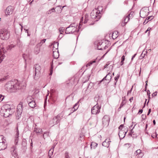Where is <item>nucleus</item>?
I'll return each instance as SVG.
<instances>
[{
    "instance_id": "51",
    "label": "nucleus",
    "mask_w": 158,
    "mask_h": 158,
    "mask_svg": "<svg viewBox=\"0 0 158 158\" xmlns=\"http://www.w3.org/2000/svg\"><path fill=\"white\" fill-rule=\"evenodd\" d=\"M153 123L154 125H155L156 124V121H155V120H154L153 121Z\"/></svg>"
},
{
    "instance_id": "19",
    "label": "nucleus",
    "mask_w": 158,
    "mask_h": 158,
    "mask_svg": "<svg viewBox=\"0 0 158 158\" xmlns=\"http://www.w3.org/2000/svg\"><path fill=\"white\" fill-rule=\"evenodd\" d=\"M52 51H57L58 50V43L57 42L53 43L52 45Z\"/></svg>"
},
{
    "instance_id": "36",
    "label": "nucleus",
    "mask_w": 158,
    "mask_h": 158,
    "mask_svg": "<svg viewBox=\"0 0 158 158\" xmlns=\"http://www.w3.org/2000/svg\"><path fill=\"white\" fill-rule=\"evenodd\" d=\"M77 106V104H76L74 105V106H73V108L74 109V110H76L77 109V108H78V106Z\"/></svg>"
},
{
    "instance_id": "1",
    "label": "nucleus",
    "mask_w": 158,
    "mask_h": 158,
    "mask_svg": "<svg viewBox=\"0 0 158 158\" xmlns=\"http://www.w3.org/2000/svg\"><path fill=\"white\" fill-rule=\"evenodd\" d=\"M6 90L10 92H15L21 89L19 83L17 81L8 82L5 86Z\"/></svg>"
},
{
    "instance_id": "20",
    "label": "nucleus",
    "mask_w": 158,
    "mask_h": 158,
    "mask_svg": "<svg viewBox=\"0 0 158 158\" xmlns=\"http://www.w3.org/2000/svg\"><path fill=\"white\" fill-rule=\"evenodd\" d=\"M76 30V28L75 27L70 26L67 28V30L69 31V33H73L75 32Z\"/></svg>"
},
{
    "instance_id": "17",
    "label": "nucleus",
    "mask_w": 158,
    "mask_h": 158,
    "mask_svg": "<svg viewBox=\"0 0 158 158\" xmlns=\"http://www.w3.org/2000/svg\"><path fill=\"white\" fill-rule=\"evenodd\" d=\"M148 12L144 9H142L140 11V15L142 18H145L147 15Z\"/></svg>"
},
{
    "instance_id": "61",
    "label": "nucleus",
    "mask_w": 158,
    "mask_h": 158,
    "mask_svg": "<svg viewBox=\"0 0 158 158\" xmlns=\"http://www.w3.org/2000/svg\"><path fill=\"white\" fill-rule=\"evenodd\" d=\"M114 73H113V75H114Z\"/></svg>"
},
{
    "instance_id": "2",
    "label": "nucleus",
    "mask_w": 158,
    "mask_h": 158,
    "mask_svg": "<svg viewBox=\"0 0 158 158\" xmlns=\"http://www.w3.org/2000/svg\"><path fill=\"white\" fill-rule=\"evenodd\" d=\"M15 109L9 105L6 104L2 107L0 113L3 116L7 118L13 114L15 112Z\"/></svg>"
},
{
    "instance_id": "41",
    "label": "nucleus",
    "mask_w": 158,
    "mask_h": 158,
    "mask_svg": "<svg viewBox=\"0 0 158 158\" xmlns=\"http://www.w3.org/2000/svg\"><path fill=\"white\" fill-rule=\"evenodd\" d=\"M156 92L152 94V96L153 97H155V96H156Z\"/></svg>"
},
{
    "instance_id": "4",
    "label": "nucleus",
    "mask_w": 158,
    "mask_h": 158,
    "mask_svg": "<svg viewBox=\"0 0 158 158\" xmlns=\"http://www.w3.org/2000/svg\"><path fill=\"white\" fill-rule=\"evenodd\" d=\"M123 125H121L119 127V136L120 139H123L124 138L127 131V130L123 128Z\"/></svg>"
},
{
    "instance_id": "33",
    "label": "nucleus",
    "mask_w": 158,
    "mask_h": 158,
    "mask_svg": "<svg viewBox=\"0 0 158 158\" xmlns=\"http://www.w3.org/2000/svg\"><path fill=\"white\" fill-rule=\"evenodd\" d=\"M64 30L62 28H60L59 29V31L60 34H62L63 32H64Z\"/></svg>"
},
{
    "instance_id": "27",
    "label": "nucleus",
    "mask_w": 158,
    "mask_h": 158,
    "mask_svg": "<svg viewBox=\"0 0 158 158\" xmlns=\"http://www.w3.org/2000/svg\"><path fill=\"white\" fill-rule=\"evenodd\" d=\"M108 77H109V79H108V81H109L111 79V76L110 75H109V74H107L106 75V76L105 77H104L102 80H101V81H100L97 82L98 85H99L101 83V82L103 81V80H106L107 79H106V78Z\"/></svg>"
},
{
    "instance_id": "62",
    "label": "nucleus",
    "mask_w": 158,
    "mask_h": 158,
    "mask_svg": "<svg viewBox=\"0 0 158 158\" xmlns=\"http://www.w3.org/2000/svg\"><path fill=\"white\" fill-rule=\"evenodd\" d=\"M147 125H146V127H147Z\"/></svg>"
},
{
    "instance_id": "8",
    "label": "nucleus",
    "mask_w": 158,
    "mask_h": 158,
    "mask_svg": "<svg viewBox=\"0 0 158 158\" xmlns=\"http://www.w3.org/2000/svg\"><path fill=\"white\" fill-rule=\"evenodd\" d=\"M28 104L30 106L31 108H34L36 104L34 98L32 97L29 96L27 98Z\"/></svg>"
},
{
    "instance_id": "64",
    "label": "nucleus",
    "mask_w": 158,
    "mask_h": 158,
    "mask_svg": "<svg viewBox=\"0 0 158 158\" xmlns=\"http://www.w3.org/2000/svg\"><path fill=\"white\" fill-rule=\"evenodd\" d=\"M146 101H147V99H146V101H145V102H146Z\"/></svg>"
},
{
    "instance_id": "15",
    "label": "nucleus",
    "mask_w": 158,
    "mask_h": 158,
    "mask_svg": "<svg viewBox=\"0 0 158 158\" xmlns=\"http://www.w3.org/2000/svg\"><path fill=\"white\" fill-rule=\"evenodd\" d=\"M13 10V7L11 6L8 7L6 10V14L9 15L12 13Z\"/></svg>"
},
{
    "instance_id": "30",
    "label": "nucleus",
    "mask_w": 158,
    "mask_h": 158,
    "mask_svg": "<svg viewBox=\"0 0 158 158\" xmlns=\"http://www.w3.org/2000/svg\"><path fill=\"white\" fill-rule=\"evenodd\" d=\"M125 97H123V101L120 105V107H122L124 105L126 104V102L125 101Z\"/></svg>"
},
{
    "instance_id": "43",
    "label": "nucleus",
    "mask_w": 158,
    "mask_h": 158,
    "mask_svg": "<svg viewBox=\"0 0 158 158\" xmlns=\"http://www.w3.org/2000/svg\"><path fill=\"white\" fill-rule=\"evenodd\" d=\"M57 8L58 10H59L60 12L62 10V9H61L59 7H58Z\"/></svg>"
},
{
    "instance_id": "14",
    "label": "nucleus",
    "mask_w": 158,
    "mask_h": 158,
    "mask_svg": "<svg viewBox=\"0 0 158 158\" xmlns=\"http://www.w3.org/2000/svg\"><path fill=\"white\" fill-rule=\"evenodd\" d=\"M19 107L22 108V105L21 104H19L17 106V110L16 113V117L17 119H19V118L21 117V114L22 113V110L21 109L20 110H19V109H20L19 108H18Z\"/></svg>"
},
{
    "instance_id": "45",
    "label": "nucleus",
    "mask_w": 158,
    "mask_h": 158,
    "mask_svg": "<svg viewBox=\"0 0 158 158\" xmlns=\"http://www.w3.org/2000/svg\"><path fill=\"white\" fill-rule=\"evenodd\" d=\"M46 40V39H44L43 40H42L41 43H43L45 42Z\"/></svg>"
},
{
    "instance_id": "46",
    "label": "nucleus",
    "mask_w": 158,
    "mask_h": 158,
    "mask_svg": "<svg viewBox=\"0 0 158 158\" xmlns=\"http://www.w3.org/2000/svg\"><path fill=\"white\" fill-rule=\"evenodd\" d=\"M156 136H157V135L156 133H155V135H152V137L154 138V137H156Z\"/></svg>"
},
{
    "instance_id": "28",
    "label": "nucleus",
    "mask_w": 158,
    "mask_h": 158,
    "mask_svg": "<svg viewBox=\"0 0 158 158\" xmlns=\"http://www.w3.org/2000/svg\"><path fill=\"white\" fill-rule=\"evenodd\" d=\"M96 9H97V12L98 13H99L100 14L101 12L102 11L103 9L102 6H98Z\"/></svg>"
},
{
    "instance_id": "26",
    "label": "nucleus",
    "mask_w": 158,
    "mask_h": 158,
    "mask_svg": "<svg viewBox=\"0 0 158 158\" xmlns=\"http://www.w3.org/2000/svg\"><path fill=\"white\" fill-rule=\"evenodd\" d=\"M34 131L36 133L37 135H39L41 134L42 132V129L37 128H35Z\"/></svg>"
},
{
    "instance_id": "52",
    "label": "nucleus",
    "mask_w": 158,
    "mask_h": 158,
    "mask_svg": "<svg viewBox=\"0 0 158 158\" xmlns=\"http://www.w3.org/2000/svg\"><path fill=\"white\" fill-rule=\"evenodd\" d=\"M113 67V66H112V65H110L109 66V68H110L111 69H112Z\"/></svg>"
},
{
    "instance_id": "9",
    "label": "nucleus",
    "mask_w": 158,
    "mask_h": 158,
    "mask_svg": "<svg viewBox=\"0 0 158 158\" xmlns=\"http://www.w3.org/2000/svg\"><path fill=\"white\" fill-rule=\"evenodd\" d=\"M101 106L97 104L95 105L91 109V113L93 114H96L100 112Z\"/></svg>"
},
{
    "instance_id": "39",
    "label": "nucleus",
    "mask_w": 158,
    "mask_h": 158,
    "mask_svg": "<svg viewBox=\"0 0 158 158\" xmlns=\"http://www.w3.org/2000/svg\"><path fill=\"white\" fill-rule=\"evenodd\" d=\"M119 78V76H117L115 77V80L117 81Z\"/></svg>"
},
{
    "instance_id": "22",
    "label": "nucleus",
    "mask_w": 158,
    "mask_h": 158,
    "mask_svg": "<svg viewBox=\"0 0 158 158\" xmlns=\"http://www.w3.org/2000/svg\"><path fill=\"white\" fill-rule=\"evenodd\" d=\"M109 139H106L102 143V145L103 146L108 147L109 144V142H110L109 141Z\"/></svg>"
},
{
    "instance_id": "47",
    "label": "nucleus",
    "mask_w": 158,
    "mask_h": 158,
    "mask_svg": "<svg viewBox=\"0 0 158 158\" xmlns=\"http://www.w3.org/2000/svg\"><path fill=\"white\" fill-rule=\"evenodd\" d=\"M51 10L52 11V12H54L56 11L55 9L54 8H53L52 9H51Z\"/></svg>"
},
{
    "instance_id": "12",
    "label": "nucleus",
    "mask_w": 158,
    "mask_h": 158,
    "mask_svg": "<svg viewBox=\"0 0 158 158\" xmlns=\"http://www.w3.org/2000/svg\"><path fill=\"white\" fill-rule=\"evenodd\" d=\"M107 48L105 42H99L98 45V48L99 50H103Z\"/></svg>"
},
{
    "instance_id": "7",
    "label": "nucleus",
    "mask_w": 158,
    "mask_h": 158,
    "mask_svg": "<svg viewBox=\"0 0 158 158\" xmlns=\"http://www.w3.org/2000/svg\"><path fill=\"white\" fill-rule=\"evenodd\" d=\"M110 117L107 115H105L102 118V124L104 127H107L109 124L110 121Z\"/></svg>"
},
{
    "instance_id": "53",
    "label": "nucleus",
    "mask_w": 158,
    "mask_h": 158,
    "mask_svg": "<svg viewBox=\"0 0 158 158\" xmlns=\"http://www.w3.org/2000/svg\"><path fill=\"white\" fill-rule=\"evenodd\" d=\"M51 12H50V11L49 10L48 11V14H50Z\"/></svg>"
},
{
    "instance_id": "3",
    "label": "nucleus",
    "mask_w": 158,
    "mask_h": 158,
    "mask_svg": "<svg viewBox=\"0 0 158 158\" xmlns=\"http://www.w3.org/2000/svg\"><path fill=\"white\" fill-rule=\"evenodd\" d=\"M7 146L6 140L2 135H0V151L5 149Z\"/></svg>"
},
{
    "instance_id": "56",
    "label": "nucleus",
    "mask_w": 158,
    "mask_h": 158,
    "mask_svg": "<svg viewBox=\"0 0 158 158\" xmlns=\"http://www.w3.org/2000/svg\"><path fill=\"white\" fill-rule=\"evenodd\" d=\"M130 92V91H128V92H127V94H128Z\"/></svg>"
},
{
    "instance_id": "37",
    "label": "nucleus",
    "mask_w": 158,
    "mask_h": 158,
    "mask_svg": "<svg viewBox=\"0 0 158 158\" xmlns=\"http://www.w3.org/2000/svg\"><path fill=\"white\" fill-rule=\"evenodd\" d=\"M4 98L3 96L1 95H0V102L2 101L3 99Z\"/></svg>"
},
{
    "instance_id": "54",
    "label": "nucleus",
    "mask_w": 158,
    "mask_h": 158,
    "mask_svg": "<svg viewBox=\"0 0 158 158\" xmlns=\"http://www.w3.org/2000/svg\"><path fill=\"white\" fill-rule=\"evenodd\" d=\"M148 51L150 52L151 51V49H148Z\"/></svg>"
},
{
    "instance_id": "60",
    "label": "nucleus",
    "mask_w": 158,
    "mask_h": 158,
    "mask_svg": "<svg viewBox=\"0 0 158 158\" xmlns=\"http://www.w3.org/2000/svg\"><path fill=\"white\" fill-rule=\"evenodd\" d=\"M146 53H147V50H146Z\"/></svg>"
},
{
    "instance_id": "25",
    "label": "nucleus",
    "mask_w": 158,
    "mask_h": 158,
    "mask_svg": "<svg viewBox=\"0 0 158 158\" xmlns=\"http://www.w3.org/2000/svg\"><path fill=\"white\" fill-rule=\"evenodd\" d=\"M17 133L16 134L15 137V143L16 144H17L18 142V138H19V130L18 129V128H17Z\"/></svg>"
},
{
    "instance_id": "5",
    "label": "nucleus",
    "mask_w": 158,
    "mask_h": 158,
    "mask_svg": "<svg viewBox=\"0 0 158 158\" xmlns=\"http://www.w3.org/2000/svg\"><path fill=\"white\" fill-rule=\"evenodd\" d=\"M9 34L7 30L5 29H1L0 33V37L3 40H6L9 38Z\"/></svg>"
},
{
    "instance_id": "59",
    "label": "nucleus",
    "mask_w": 158,
    "mask_h": 158,
    "mask_svg": "<svg viewBox=\"0 0 158 158\" xmlns=\"http://www.w3.org/2000/svg\"><path fill=\"white\" fill-rule=\"evenodd\" d=\"M93 144V143H92L91 144V146H92Z\"/></svg>"
},
{
    "instance_id": "23",
    "label": "nucleus",
    "mask_w": 158,
    "mask_h": 158,
    "mask_svg": "<svg viewBox=\"0 0 158 158\" xmlns=\"http://www.w3.org/2000/svg\"><path fill=\"white\" fill-rule=\"evenodd\" d=\"M112 38L113 39H116L118 36V32L117 31H114L112 34Z\"/></svg>"
},
{
    "instance_id": "13",
    "label": "nucleus",
    "mask_w": 158,
    "mask_h": 158,
    "mask_svg": "<svg viewBox=\"0 0 158 158\" xmlns=\"http://www.w3.org/2000/svg\"><path fill=\"white\" fill-rule=\"evenodd\" d=\"M134 154L137 156L138 158H142L144 155V154L142 152V151L140 149H138L135 152Z\"/></svg>"
},
{
    "instance_id": "35",
    "label": "nucleus",
    "mask_w": 158,
    "mask_h": 158,
    "mask_svg": "<svg viewBox=\"0 0 158 158\" xmlns=\"http://www.w3.org/2000/svg\"><path fill=\"white\" fill-rule=\"evenodd\" d=\"M7 78L6 77H4L3 78L0 79V82H2L6 80Z\"/></svg>"
},
{
    "instance_id": "49",
    "label": "nucleus",
    "mask_w": 158,
    "mask_h": 158,
    "mask_svg": "<svg viewBox=\"0 0 158 158\" xmlns=\"http://www.w3.org/2000/svg\"><path fill=\"white\" fill-rule=\"evenodd\" d=\"M133 100V97H131L130 99H129V101H130V102H131Z\"/></svg>"
},
{
    "instance_id": "48",
    "label": "nucleus",
    "mask_w": 158,
    "mask_h": 158,
    "mask_svg": "<svg viewBox=\"0 0 158 158\" xmlns=\"http://www.w3.org/2000/svg\"><path fill=\"white\" fill-rule=\"evenodd\" d=\"M109 64H106L104 66V68H106L107 67V66L109 65Z\"/></svg>"
},
{
    "instance_id": "21",
    "label": "nucleus",
    "mask_w": 158,
    "mask_h": 158,
    "mask_svg": "<svg viewBox=\"0 0 158 158\" xmlns=\"http://www.w3.org/2000/svg\"><path fill=\"white\" fill-rule=\"evenodd\" d=\"M15 149L16 147L13 146V147H12L10 149L12 155L14 156L15 157L16 156H17V154L16 151H15Z\"/></svg>"
},
{
    "instance_id": "32",
    "label": "nucleus",
    "mask_w": 158,
    "mask_h": 158,
    "mask_svg": "<svg viewBox=\"0 0 158 158\" xmlns=\"http://www.w3.org/2000/svg\"><path fill=\"white\" fill-rule=\"evenodd\" d=\"M95 62L96 61L95 60L92 61H90L86 64V66L88 67V66H90L93 64V63H95Z\"/></svg>"
},
{
    "instance_id": "42",
    "label": "nucleus",
    "mask_w": 158,
    "mask_h": 158,
    "mask_svg": "<svg viewBox=\"0 0 158 158\" xmlns=\"http://www.w3.org/2000/svg\"><path fill=\"white\" fill-rule=\"evenodd\" d=\"M142 112H143V110L142 109H141V110H139L138 113L139 114H141V113H142Z\"/></svg>"
},
{
    "instance_id": "44",
    "label": "nucleus",
    "mask_w": 158,
    "mask_h": 158,
    "mask_svg": "<svg viewBox=\"0 0 158 158\" xmlns=\"http://www.w3.org/2000/svg\"><path fill=\"white\" fill-rule=\"evenodd\" d=\"M151 28H150V27H148L147 29V30H146L145 31V33H147V32L148 31H150L151 30Z\"/></svg>"
},
{
    "instance_id": "29",
    "label": "nucleus",
    "mask_w": 158,
    "mask_h": 158,
    "mask_svg": "<svg viewBox=\"0 0 158 158\" xmlns=\"http://www.w3.org/2000/svg\"><path fill=\"white\" fill-rule=\"evenodd\" d=\"M53 149H50L48 152V156L49 157V158H51V156L53 154Z\"/></svg>"
},
{
    "instance_id": "63",
    "label": "nucleus",
    "mask_w": 158,
    "mask_h": 158,
    "mask_svg": "<svg viewBox=\"0 0 158 158\" xmlns=\"http://www.w3.org/2000/svg\"><path fill=\"white\" fill-rule=\"evenodd\" d=\"M148 102H149V101H148V103H148Z\"/></svg>"
},
{
    "instance_id": "55",
    "label": "nucleus",
    "mask_w": 158,
    "mask_h": 158,
    "mask_svg": "<svg viewBox=\"0 0 158 158\" xmlns=\"http://www.w3.org/2000/svg\"><path fill=\"white\" fill-rule=\"evenodd\" d=\"M135 55L132 57V59H131L132 60H133V59L134 58V57H135Z\"/></svg>"
},
{
    "instance_id": "57",
    "label": "nucleus",
    "mask_w": 158,
    "mask_h": 158,
    "mask_svg": "<svg viewBox=\"0 0 158 158\" xmlns=\"http://www.w3.org/2000/svg\"><path fill=\"white\" fill-rule=\"evenodd\" d=\"M150 34V32H149L148 33V35H149Z\"/></svg>"
},
{
    "instance_id": "16",
    "label": "nucleus",
    "mask_w": 158,
    "mask_h": 158,
    "mask_svg": "<svg viewBox=\"0 0 158 158\" xmlns=\"http://www.w3.org/2000/svg\"><path fill=\"white\" fill-rule=\"evenodd\" d=\"M88 15L86 14L82 15L81 18V21L82 22L84 21L83 23H86L88 20Z\"/></svg>"
},
{
    "instance_id": "31",
    "label": "nucleus",
    "mask_w": 158,
    "mask_h": 158,
    "mask_svg": "<svg viewBox=\"0 0 158 158\" xmlns=\"http://www.w3.org/2000/svg\"><path fill=\"white\" fill-rule=\"evenodd\" d=\"M125 56H123L121 58V62H120V65H123L124 64V61L125 60Z\"/></svg>"
},
{
    "instance_id": "38",
    "label": "nucleus",
    "mask_w": 158,
    "mask_h": 158,
    "mask_svg": "<svg viewBox=\"0 0 158 158\" xmlns=\"http://www.w3.org/2000/svg\"><path fill=\"white\" fill-rule=\"evenodd\" d=\"M51 69L50 70V75H52V69L53 68V65H52V64L51 65Z\"/></svg>"
},
{
    "instance_id": "34",
    "label": "nucleus",
    "mask_w": 158,
    "mask_h": 158,
    "mask_svg": "<svg viewBox=\"0 0 158 158\" xmlns=\"http://www.w3.org/2000/svg\"><path fill=\"white\" fill-rule=\"evenodd\" d=\"M69 158V153L66 152L65 153V158Z\"/></svg>"
},
{
    "instance_id": "10",
    "label": "nucleus",
    "mask_w": 158,
    "mask_h": 158,
    "mask_svg": "<svg viewBox=\"0 0 158 158\" xmlns=\"http://www.w3.org/2000/svg\"><path fill=\"white\" fill-rule=\"evenodd\" d=\"M35 78L36 77V76L38 77L40 74V70L41 68L40 66L38 64H36L35 65Z\"/></svg>"
},
{
    "instance_id": "11",
    "label": "nucleus",
    "mask_w": 158,
    "mask_h": 158,
    "mask_svg": "<svg viewBox=\"0 0 158 158\" xmlns=\"http://www.w3.org/2000/svg\"><path fill=\"white\" fill-rule=\"evenodd\" d=\"M132 17V14L131 13L127 15L124 18L123 21L122 23V25L123 26H125L127 23L129 21L130 18Z\"/></svg>"
},
{
    "instance_id": "40",
    "label": "nucleus",
    "mask_w": 158,
    "mask_h": 158,
    "mask_svg": "<svg viewBox=\"0 0 158 158\" xmlns=\"http://www.w3.org/2000/svg\"><path fill=\"white\" fill-rule=\"evenodd\" d=\"M151 111V109H149L148 110V113L147 115H149V114H150Z\"/></svg>"
},
{
    "instance_id": "24",
    "label": "nucleus",
    "mask_w": 158,
    "mask_h": 158,
    "mask_svg": "<svg viewBox=\"0 0 158 158\" xmlns=\"http://www.w3.org/2000/svg\"><path fill=\"white\" fill-rule=\"evenodd\" d=\"M52 51L53 56L54 58L55 59H57L58 58L59 56L58 52V50Z\"/></svg>"
},
{
    "instance_id": "58",
    "label": "nucleus",
    "mask_w": 158,
    "mask_h": 158,
    "mask_svg": "<svg viewBox=\"0 0 158 158\" xmlns=\"http://www.w3.org/2000/svg\"><path fill=\"white\" fill-rule=\"evenodd\" d=\"M23 26H21V30H22V29H23Z\"/></svg>"
},
{
    "instance_id": "50",
    "label": "nucleus",
    "mask_w": 158,
    "mask_h": 158,
    "mask_svg": "<svg viewBox=\"0 0 158 158\" xmlns=\"http://www.w3.org/2000/svg\"><path fill=\"white\" fill-rule=\"evenodd\" d=\"M59 117H59V116L57 115V116H56L55 117V119H57V118H59Z\"/></svg>"
},
{
    "instance_id": "6",
    "label": "nucleus",
    "mask_w": 158,
    "mask_h": 158,
    "mask_svg": "<svg viewBox=\"0 0 158 158\" xmlns=\"http://www.w3.org/2000/svg\"><path fill=\"white\" fill-rule=\"evenodd\" d=\"M96 9L93 10L91 13V17L94 19L98 20L101 17V14L98 13Z\"/></svg>"
},
{
    "instance_id": "18",
    "label": "nucleus",
    "mask_w": 158,
    "mask_h": 158,
    "mask_svg": "<svg viewBox=\"0 0 158 158\" xmlns=\"http://www.w3.org/2000/svg\"><path fill=\"white\" fill-rule=\"evenodd\" d=\"M4 59V50L2 47H0V63Z\"/></svg>"
}]
</instances>
